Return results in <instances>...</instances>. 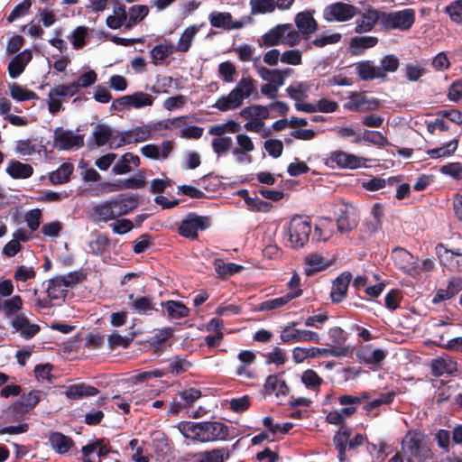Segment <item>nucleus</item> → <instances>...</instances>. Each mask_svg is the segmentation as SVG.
Wrapping results in <instances>:
<instances>
[{"label":"nucleus","instance_id":"nucleus-32","mask_svg":"<svg viewBox=\"0 0 462 462\" xmlns=\"http://www.w3.org/2000/svg\"><path fill=\"white\" fill-rule=\"evenodd\" d=\"M443 249V246H439ZM440 254L441 263L451 271L462 272V252L459 249L447 250L444 248V254Z\"/></svg>","mask_w":462,"mask_h":462},{"label":"nucleus","instance_id":"nucleus-13","mask_svg":"<svg viewBox=\"0 0 462 462\" xmlns=\"http://www.w3.org/2000/svg\"><path fill=\"white\" fill-rule=\"evenodd\" d=\"M392 258L396 267L403 273L415 276L420 273V266L417 259L403 248H395L392 253Z\"/></svg>","mask_w":462,"mask_h":462},{"label":"nucleus","instance_id":"nucleus-36","mask_svg":"<svg viewBox=\"0 0 462 462\" xmlns=\"http://www.w3.org/2000/svg\"><path fill=\"white\" fill-rule=\"evenodd\" d=\"M174 51H176V50L171 44L161 43L155 45L150 51L152 63L155 66L162 65L166 59Z\"/></svg>","mask_w":462,"mask_h":462},{"label":"nucleus","instance_id":"nucleus-17","mask_svg":"<svg viewBox=\"0 0 462 462\" xmlns=\"http://www.w3.org/2000/svg\"><path fill=\"white\" fill-rule=\"evenodd\" d=\"M238 365L236 374L245 379H254L255 371L253 367L256 360V354L252 350H241L237 355Z\"/></svg>","mask_w":462,"mask_h":462},{"label":"nucleus","instance_id":"nucleus-47","mask_svg":"<svg viewBox=\"0 0 462 462\" xmlns=\"http://www.w3.org/2000/svg\"><path fill=\"white\" fill-rule=\"evenodd\" d=\"M214 269L219 278L232 276L244 270V266L234 263H225L222 259L217 258L214 260Z\"/></svg>","mask_w":462,"mask_h":462},{"label":"nucleus","instance_id":"nucleus-30","mask_svg":"<svg viewBox=\"0 0 462 462\" xmlns=\"http://www.w3.org/2000/svg\"><path fill=\"white\" fill-rule=\"evenodd\" d=\"M116 218L126 215L137 207V199L133 196L121 195L115 199L110 200Z\"/></svg>","mask_w":462,"mask_h":462},{"label":"nucleus","instance_id":"nucleus-21","mask_svg":"<svg viewBox=\"0 0 462 462\" xmlns=\"http://www.w3.org/2000/svg\"><path fill=\"white\" fill-rule=\"evenodd\" d=\"M128 307L138 315H152L155 310V303L153 300L147 296H135L131 293L128 295Z\"/></svg>","mask_w":462,"mask_h":462},{"label":"nucleus","instance_id":"nucleus-57","mask_svg":"<svg viewBox=\"0 0 462 462\" xmlns=\"http://www.w3.org/2000/svg\"><path fill=\"white\" fill-rule=\"evenodd\" d=\"M131 106L134 109H141L147 106H152L154 102V97L152 95L143 92L135 91L130 94Z\"/></svg>","mask_w":462,"mask_h":462},{"label":"nucleus","instance_id":"nucleus-5","mask_svg":"<svg viewBox=\"0 0 462 462\" xmlns=\"http://www.w3.org/2000/svg\"><path fill=\"white\" fill-rule=\"evenodd\" d=\"M310 231V222L307 218L300 216L292 217L285 233L287 245L294 249L303 247L309 241Z\"/></svg>","mask_w":462,"mask_h":462},{"label":"nucleus","instance_id":"nucleus-6","mask_svg":"<svg viewBox=\"0 0 462 462\" xmlns=\"http://www.w3.org/2000/svg\"><path fill=\"white\" fill-rule=\"evenodd\" d=\"M370 159L357 156L342 150L330 152L325 161L327 166L330 168L356 170L360 168H367Z\"/></svg>","mask_w":462,"mask_h":462},{"label":"nucleus","instance_id":"nucleus-2","mask_svg":"<svg viewBox=\"0 0 462 462\" xmlns=\"http://www.w3.org/2000/svg\"><path fill=\"white\" fill-rule=\"evenodd\" d=\"M188 116H178L168 120H162L152 124L142 125L127 131L119 133L118 143L114 142L112 147H120L125 144L143 143L153 138V133L162 129L179 127L180 124H186Z\"/></svg>","mask_w":462,"mask_h":462},{"label":"nucleus","instance_id":"nucleus-31","mask_svg":"<svg viewBox=\"0 0 462 462\" xmlns=\"http://www.w3.org/2000/svg\"><path fill=\"white\" fill-rule=\"evenodd\" d=\"M356 71L358 77L363 80H373L382 79L381 70L378 65L371 60H364L356 64Z\"/></svg>","mask_w":462,"mask_h":462},{"label":"nucleus","instance_id":"nucleus-38","mask_svg":"<svg viewBox=\"0 0 462 462\" xmlns=\"http://www.w3.org/2000/svg\"><path fill=\"white\" fill-rule=\"evenodd\" d=\"M199 31V27L198 25H190L187 27L181 33L176 46H174L176 51L187 52L190 49Z\"/></svg>","mask_w":462,"mask_h":462},{"label":"nucleus","instance_id":"nucleus-4","mask_svg":"<svg viewBox=\"0 0 462 462\" xmlns=\"http://www.w3.org/2000/svg\"><path fill=\"white\" fill-rule=\"evenodd\" d=\"M402 450L407 462H427L432 453L428 437L420 430H409L402 442Z\"/></svg>","mask_w":462,"mask_h":462},{"label":"nucleus","instance_id":"nucleus-8","mask_svg":"<svg viewBox=\"0 0 462 462\" xmlns=\"http://www.w3.org/2000/svg\"><path fill=\"white\" fill-rule=\"evenodd\" d=\"M208 21L212 27L226 31L240 30L245 25L253 23L251 16H244L240 20H234L230 13L217 11L209 14Z\"/></svg>","mask_w":462,"mask_h":462},{"label":"nucleus","instance_id":"nucleus-18","mask_svg":"<svg viewBox=\"0 0 462 462\" xmlns=\"http://www.w3.org/2000/svg\"><path fill=\"white\" fill-rule=\"evenodd\" d=\"M10 324L15 331L19 332L21 336L26 339L32 338L40 330V327L31 323L29 318L24 313L14 315Z\"/></svg>","mask_w":462,"mask_h":462},{"label":"nucleus","instance_id":"nucleus-3","mask_svg":"<svg viewBox=\"0 0 462 462\" xmlns=\"http://www.w3.org/2000/svg\"><path fill=\"white\" fill-rule=\"evenodd\" d=\"M256 82L251 77H242L236 87L227 94L218 97L212 106L214 108L227 112L239 108L244 100L256 93Z\"/></svg>","mask_w":462,"mask_h":462},{"label":"nucleus","instance_id":"nucleus-1","mask_svg":"<svg viewBox=\"0 0 462 462\" xmlns=\"http://www.w3.org/2000/svg\"><path fill=\"white\" fill-rule=\"evenodd\" d=\"M178 429L186 439L201 443L226 440L229 436L228 427L216 420L184 422Z\"/></svg>","mask_w":462,"mask_h":462},{"label":"nucleus","instance_id":"nucleus-62","mask_svg":"<svg viewBox=\"0 0 462 462\" xmlns=\"http://www.w3.org/2000/svg\"><path fill=\"white\" fill-rule=\"evenodd\" d=\"M281 62L292 66L302 63V51L298 49H291L281 53Z\"/></svg>","mask_w":462,"mask_h":462},{"label":"nucleus","instance_id":"nucleus-42","mask_svg":"<svg viewBox=\"0 0 462 462\" xmlns=\"http://www.w3.org/2000/svg\"><path fill=\"white\" fill-rule=\"evenodd\" d=\"M98 391L93 386L88 385L86 383H77L69 385L65 394L69 399H80L82 397L87 396H94L97 394Z\"/></svg>","mask_w":462,"mask_h":462},{"label":"nucleus","instance_id":"nucleus-45","mask_svg":"<svg viewBox=\"0 0 462 462\" xmlns=\"http://www.w3.org/2000/svg\"><path fill=\"white\" fill-rule=\"evenodd\" d=\"M127 14L126 29H132L135 24L143 21L149 14V8L144 5H132Z\"/></svg>","mask_w":462,"mask_h":462},{"label":"nucleus","instance_id":"nucleus-61","mask_svg":"<svg viewBox=\"0 0 462 462\" xmlns=\"http://www.w3.org/2000/svg\"><path fill=\"white\" fill-rule=\"evenodd\" d=\"M333 227L334 225L330 219H323L316 226L315 235L319 240L327 241L333 235Z\"/></svg>","mask_w":462,"mask_h":462},{"label":"nucleus","instance_id":"nucleus-25","mask_svg":"<svg viewBox=\"0 0 462 462\" xmlns=\"http://www.w3.org/2000/svg\"><path fill=\"white\" fill-rule=\"evenodd\" d=\"M351 278V273H343L334 281L330 291V297L334 303H339L346 298Z\"/></svg>","mask_w":462,"mask_h":462},{"label":"nucleus","instance_id":"nucleus-15","mask_svg":"<svg viewBox=\"0 0 462 462\" xmlns=\"http://www.w3.org/2000/svg\"><path fill=\"white\" fill-rule=\"evenodd\" d=\"M344 107L349 111L367 112L377 109L379 102L374 98H368L363 93H352L344 104Z\"/></svg>","mask_w":462,"mask_h":462},{"label":"nucleus","instance_id":"nucleus-41","mask_svg":"<svg viewBox=\"0 0 462 462\" xmlns=\"http://www.w3.org/2000/svg\"><path fill=\"white\" fill-rule=\"evenodd\" d=\"M378 39L374 36H356L350 42V49L353 54L360 55L366 49L375 46Z\"/></svg>","mask_w":462,"mask_h":462},{"label":"nucleus","instance_id":"nucleus-43","mask_svg":"<svg viewBox=\"0 0 462 462\" xmlns=\"http://www.w3.org/2000/svg\"><path fill=\"white\" fill-rule=\"evenodd\" d=\"M263 390L265 394L268 395L273 393H275L277 396L279 394L285 395L288 393V387L285 382L275 374L269 375L266 378Z\"/></svg>","mask_w":462,"mask_h":462},{"label":"nucleus","instance_id":"nucleus-49","mask_svg":"<svg viewBox=\"0 0 462 462\" xmlns=\"http://www.w3.org/2000/svg\"><path fill=\"white\" fill-rule=\"evenodd\" d=\"M358 356L367 365H379L386 357V352L380 348L372 350L369 347H364Z\"/></svg>","mask_w":462,"mask_h":462},{"label":"nucleus","instance_id":"nucleus-9","mask_svg":"<svg viewBox=\"0 0 462 462\" xmlns=\"http://www.w3.org/2000/svg\"><path fill=\"white\" fill-rule=\"evenodd\" d=\"M53 145L59 150H77L84 145L82 134L57 127L53 133Z\"/></svg>","mask_w":462,"mask_h":462},{"label":"nucleus","instance_id":"nucleus-22","mask_svg":"<svg viewBox=\"0 0 462 462\" xmlns=\"http://www.w3.org/2000/svg\"><path fill=\"white\" fill-rule=\"evenodd\" d=\"M172 143L171 141H164L160 145L154 143L145 144L141 148V153L152 160H165L172 152Z\"/></svg>","mask_w":462,"mask_h":462},{"label":"nucleus","instance_id":"nucleus-60","mask_svg":"<svg viewBox=\"0 0 462 462\" xmlns=\"http://www.w3.org/2000/svg\"><path fill=\"white\" fill-rule=\"evenodd\" d=\"M151 444L158 454H165L169 449L167 437L161 431H154L151 434Z\"/></svg>","mask_w":462,"mask_h":462},{"label":"nucleus","instance_id":"nucleus-7","mask_svg":"<svg viewBox=\"0 0 462 462\" xmlns=\"http://www.w3.org/2000/svg\"><path fill=\"white\" fill-rule=\"evenodd\" d=\"M76 94H78L77 86L72 83L55 85L51 88L47 97L49 112L56 115L62 111L64 109L62 102Z\"/></svg>","mask_w":462,"mask_h":462},{"label":"nucleus","instance_id":"nucleus-26","mask_svg":"<svg viewBox=\"0 0 462 462\" xmlns=\"http://www.w3.org/2000/svg\"><path fill=\"white\" fill-rule=\"evenodd\" d=\"M49 442L51 448L60 455L69 453L75 446L71 438L58 431L51 432L49 435Z\"/></svg>","mask_w":462,"mask_h":462},{"label":"nucleus","instance_id":"nucleus-63","mask_svg":"<svg viewBox=\"0 0 462 462\" xmlns=\"http://www.w3.org/2000/svg\"><path fill=\"white\" fill-rule=\"evenodd\" d=\"M108 246V239L102 234H97L88 244L89 251L94 254H103Z\"/></svg>","mask_w":462,"mask_h":462},{"label":"nucleus","instance_id":"nucleus-11","mask_svg":"<svg viewBox=\"0 0 462 462\" xmlns=\"http://www.w3.org/2000/svg\"><path fill=\"white\" fill-rule=\"evenodd\" d=\"M210 226L208 217L189 214L183 219L179 226L180 236L195 239L198 237V232L207 229Z\"/></svg>","mask_w":462,"mask_h":462},{"label":"nucleus","instance_id":"nucleus-19","mask_svg":"<svg viewBox=\"0 0 462 462\" xmlns=\"http://www.w3.org/2000/svg\"><path fill=\"white\" fill-rule=\"evenodd\" d=\"M359 17L356 22V32L364 33L370 32L378 21L382 22V13L374 8H368L363 13H357Z\"/></svg>","mask_w":462,"mask_h":462},{"label":"nucleus","instance_id":"nucleus-14","mask_svg":"<svg viewBox=\"0 0 462 462\" xmlns=\"http://www.w3.org/2000/svg\"><path fill=\"white\" fill-rule=\"evenodd\" d=\"M77 282L75 275L69 273L63 276H58L48 282L47 293L51 300L64 299L68 289Z\"/></svg>","mask_w":462,"mask_h":462},{"label":"nucleus","instance_id":"nucleus-35","mask_svg":"<svg viewBox=\"0 0 462 462\" xmlns=\"http://www.w3.org/2000/svg\"><path fill=\"white\" fill-rule=\"evenodd\" d=\"M299 297V292L293 294H284L283 296L270 299L261 302L257 310L259 311H271L274 310H278L287 305L291 300Z\"/></svg>","mask_w":462,"mask_h":462},{"label":"nucleus","instance_id":"nucleus-23","mask_svg":"<svg viewBox=\"0 0 462 462\" xmlns=\"http://www.w3.org/2000/svg\"><path fill=\"white\" fill-rule=\"evenodd\" d=\"M93 136L97 146L107 143L111 149H116V147H112L113 143L119 141V134H115L114 130L107 125H97L93 130Z\"/></svg>","mask_w":462,"mask_h":462},{"label":"nucleus","instance_id":"nucleus-51","mask_svg":"<svg viewBox=\"0 0 462 462\" xmlns=\"http://www.w3.org/2000/svg\"><path fill=\"white\" fill-rule=\"evenodd\" d=\"M74 167L69 162L62 163L56 171L49 175V180L53 184H61L69 181Z\"/></svg>","mask_w":462,"mask_h":462},{"label":"nucleus","instance_id":"nucleus-12","mask_svg":"<svg viewBox=\"0 0 462 462\" xmlns=\"http://www.w3.org/2000/svg\"><path fill=\"white\" fill-rule=\"evenodd\" d=\"M356 14V7L341 2L328 5L323 12L324 19L328 22H346Z\"/></svg>","mask_w":462,"mask_h":462},{"label":"nucleus","instance_id":"nucleus-50","mask_svg":"<svg viewBox=\"0 0 462 462\" xmlns=\"http://www.w3.org/2000/svg\"><path fill=\"white\" fill-rule=\"evenodd\" d=\"M92 217L97 221L107 222L116 219L110 200L106 201L93 208Z\"/></svg>","mask_w":462,"mask_h":462},{"label":"nucleus","instance_id":"nucleus-10","mask_svg":"<svg viewBox=\"0 0 462 462\" xmlns=\"http://www.w3.org/2000/svg\"><path fill=\"white\" fill-rule=\"evenodd\" d=\"M415 12L413 9H404L393 13H382V23L388 28L407 30L413 24Z\"/></svg>","mask_w":462,"mask_h":462},{"label":"nucleus","instance_id":"nucleus-55","mask_svg":"<svg viewBox=\"0 0 462 462\" xmlns=\"http://www.w3.org/2000/svg\"><path fill=\"white\" fill-rule=\"evenodd\" d=\"M9 92L12 98L18 102L38 98V96L35 92L29 90L16 83L9 85Z\"/></svg>","mask_w":462,"mask_h":462},{"label":"nucleus","instance_id":"nucleus-56","mask_svg":"<svg viewBox=\"0 0 462 462\" xmlns=\"http://www.w3.org/2000/svg\"><path fill=\"white\" fill-rule=\"evenodd\" d=\"M166 374V372L161 369H152V370H138L130 377V382L132 383H141L147 381H150L154 378H160Z\"/></svg>","mask_w":462,"mask_h":462},{"label":"nucleus","instance_id":"nucleus-58","mask_svg":"<svg viewBox=\"0 0 462 462\" xmlns=\"http://www.w3.org/2000/svg\"><path fill=\"white\" fill-rule=\"evenodd\" d=\"M399 59L395 55L389 54L383 56L378 65L379 69L381 70L382 79L385 78L387 73L395 72L399 68Z\"/></svg>","mask_w":462,"mask_h":462},{"label":"nucleus","instance_id":"nucleus-48","mask_svg":"<svg viewBox=\"0 0 462 462\" xmlns=\"http://www.w3.org/2000/svg\"><path fill=\"white\" fill-rule=\"evenodd\" d=\"M324 356L323 348L297 346L292 350V359L296 364L304 362L308 358Z\"/></svg>","mask_w":462,"mask_h":462},{"label":"nucleus","instance_id":"nucleus-28","mask_svg":"<svg viewBox=\"0 0 462 462\" xmlns=\"http://www.w3.org/2000/svg\"><path fill=\"white\" fill-rule=\"evenodd\" d=\"M431 373L435 376H441L444 374H453L457 370V365L455 360L449 356H443L434 359L430 363Z\"/></svg>","mask_w":462,"mask_h":462},{"label":"nucleus","instance_id":"nucleus-34","mask_svg":"<svg viewBox=\"0 0 462 462\" xmlns=\"http://www.w3.org/2000/svg\"><path fill=\"white\" fill-rule=\"evenodd\" d=\"M290 71V69H270L265 67H262L258 69V73L263 80L277 86H283L284 79L289 75Z\"/></svg>","mask_w":462,"mask_h":462},{"label":"nucleus","instance_id":"nucleus-29","mask_svg":"<svg viewBox=\"0 0 462 462\" xmlns=\"http://www.w3.org/2000/svg\"><path fill=\"white\" fill-rule=\"evenodd\" d=\"M295 24L298 31L301 32V34L305 35L306 38H308L310 34L313 33L318 28V23L312 14L310 12H300L297 14L295 16Z\"/></svg>","mask_w":462,"mask_h":462},{"label":"nucleus","instance_id":"nucleus-54","mask_svg":"<svg viewBox=\"0 0 462 462\" xmlns=\"http://www.w3.org/2000/svg\"><path fill=\"white\" fill-rule=\"evenodd\" d=\"M5 316L7 319H12L14 315L20 314L19 311L23 308L22 298L18 295L12 297L11 299L5 300L1 304Z\"/></svg>","mask_w":462,"mask_h":462},{"label":"nucleus","instance_id":"nucleus-59","mask_svg":"<svg viewBox=\"0 0 462 462\" xmlns=\"http://www.w3.org/2000/svg\"><path fill=\"white\" fill-rule=\"evenodd\" d=\"M238 196L245 199V204L252 210L265 211L269 208V204L259 198H251L246 189H240L237 192Z\"/></svg>","mask_w":462,"mask_h":462},{"label":"nucleus","instance_id":"nucleus-37","mask_svg":"<svg viewBox=\"0 0 462 462\" xmlns=\"http://www.w3.org/2000/svg\"><path fill=\"white\" fill-rule=\"evenodd\" d=\"M7 174L13 179H27L33 173V168L19 161H11L6 168Z\"/></svg>","mask_w":462,"mask_h":462},{"label":"nucleus","instance_id":"nucleus-64","mask_svg":"<svg viewBox=\"0 0 462 462\" xmlns=\"http://www.w3.org/2000/svg\"><path fill=\"white\" fill-rule=\"evenodd\" d=\"M446 12L450 19L457 23H462V0H456L446 7Z\"/></svg>","mask_w":462,"mask_h":462},{"label":"nucleus","instance_id":"nucleus-16","mask_svg":"<svg viewBox=\"0 0 462 462\" xmlns=\"http://www.w3.org/2000/svg\"><path fill=\"white\" fill-rule=\"evenodd\" d=\"M281 340L283 343L292 342H315L319 343L320 340L319 335L310 330H301L293 328L292 326L283 328L281 333Z\"/></svg>","mask_w":462,"mask_h":462},{"label":"nucleus","instance_id":"nucleus-46","mask_svg":"<svg viewBox=\"0 0 462 462\" xmlns=\"http://www.w3.org/2000/svg\"><path fill=\"white\" fill-rule=\"evenodd\" d=\"M241 117L245 119H256L263 121L270 117L268 106L254 105L245 106L239 112Z\"/></svg>","mask_w":462,"mask_h":462},{"label":"nucleus","instance_id":"nucleus-27","mask_svg":"<svg viewBox=\"0 0 462 462\" xmlns=\"http://www.w3.org/2000/svg\"><path fill=\"white\" fill-rule=\"evenodd\" d=\"M32 58V51L24 50L23 51L15 55L8 65V72L12 79H16L24 70L26 65Z\"/></svg>","mask_w":462,"mask_h":462},{"label":"nucleus","instance_id":"nucleus-20","mask_svg":"<svg viewBox=\"0 0 462 462\" xmlns=\"http://www.w3.org/2000/svg\"><path fill=\"white\" fill-rule=\"evenodd\" d=\"M291 24L284 23L278 24L265 32L259 40L258 45L260 47H273L282 44L284 33L290 30Z\"/></svg>","mask_w":462,"mask_h":462},{"label":"nucleus","instance_id":"nucleus-44","mask_svg":"<svg viewBox=\"0 0 462 462\" xmlns=\"http://www.w3.org/2000/svg\"><path fill=\"white\" fill-rule=\"evenodd\" d=\"M165 309L168 317L171 319H179L189 316V310L180 301L167 300L162 303Z\"/></svg>","mask_w":462,"mask_h":462},{"label":"nucleus","instance_id":"nucleus-39","mask_svg":"<svg viewBox=\"0 0 462 462\" xmlns=\"http://www.w3.org/2000/svg\"><path fill=\"white\" fill-rule=\"evenodd\" d=\"M127 14L125 6L117 5L114 7L113 14L106 18V25L110 29H119L124 26L126 29Z\"/></svg>","mask_w":462,"mask_h":462},{"label":"nucleus","instance_id":"nucleus-52","mask_svg":"<svg viewBox=\"0 0 462 462\" xmlns=\"http://www.w3.org/2000/svg\"><path fill=\"white\" fill-rule=\"evenodd\" d=\"M252 15L273 13L276 9L275 0H249Z\"/></svg>","mask_w":462,"mask_h":462},{"label":"nucleus","instance_id":"nucleus-33","mask_svg":"<svg viewBox=\"0 0 462 462\" xmlns=\"http://www.w3.org/2000/svg\"><path fill=\"white\" fill-rule=\"evenodd\" d=\"M328 262L319 254H310L305 257L304 273L307 276H311L316 273L321 272L328 267Z\"/></svg>","mask_w":462,"mask_h":462},{"label":"nucleus","instance_id":"nucleus-24","mask_svg":"<svg viewBox=\"0 0 462 462\" xmlns=\"http://www.w3.org/2000/svg\"><path fill=\"white\" fill-rule=\"evenodd\" d=\"M357 225L356 210L351 206L339 209L337 226L340 233H348Z\"/></svg>","mask_w":462,"mask_h":462},{"label":"nucleus","instance_id":"nucleus-40","mask_svg":"<svg viewBox=\"0 0 462 462\" xmlns=\"http://www.w3.org/2000/svg\"><path fill=\"white\" fill-rule=\"evenodd\" d=\"M131 164L134 167L139 166L140 159L137 155L131 152L124 154L120 160H118L113 167V172L115 174H125L132 171Z\"/></svg>","mask_w":462,"mask_h":462},{"label":"nucleus","instance_id":"nucleus-53","mask_svg":"<svg viewBox=\"0 0 462 462\" xmlns=\"http://www.w3.org/2000/svg\"><path fill=\"white\" fill-rule=\"evenodd\" d=\"M457 140L453 139L449 141L447 143H444L443 145L430 149L427 151V153L429 156L432 159H439L443 157H449L451 156L456 150L457 149Z\"/></svg>","mask_w":462,"mask_h":462}]
</instances>
